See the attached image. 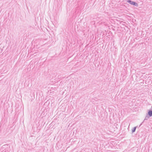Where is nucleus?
I'll use <instances>...</instances> for the list:
<instances>
[{
    "label": "nucleus",
    "mask_w": 152,
    "mask_h": 152,
    "mask_svg": "<svg viewBox=\"0 0 152 152\" xmlns=\"http://www.w3.org/2000/svg\"><path fill=\"white\" fill-rule=\"evenodd\" d=\"M127 2L130 4H131L133 5L136 7L138 6V4L137 3L135 2L132 1L130 0H128L127 1Z\"/></svg>",
    "instance_id": "obj_1"
},
{
    "label": "nucleus",
    "mask_w": 152,
    "mask_h": 152,
    "mask_svg": "<svg viewBox=\"0 0 152 152\" xmlns=\"http://www.w3.org/2000/svg\"><path fill=\"white\" fill-rule=\"evenodd\" d=\"M150 117H151L150 116L148 115L147 114V115L145 116V119H144L143 122L140 125L139 127H140V126H141L142 125V123L144 121H145V120H147L148 119H149V118Z\"/></svg>",
    "instance_id": "obj_2"
},
{
    "label": "nucleus",
    "mask_w": 152,
    "mask_h": 152,
    "mask_svg": "<svg viewBox=\"0 0 152 152\" xmlns=\"http://www.w3.org/2000/svg\"><path fill=\"white\" fill-rule=\"evenodd\" d=\"M148 115H149L150 117H151L152 116V110H149L148 112V113L147 114Z\"/></svg>",
    "instance_id": "obj_3"
},
{
    "label": "nucleus",
    "mask_w": 152,
    "mask_h": 152,
    "mask_svg": "<svg viewBox=\"0 0 152 152\" xmlns=\"http://www.w3.org/2000/svg\"><path fill=\"white\" fill-rule=\"evenodd\" d=\"M137 127V126H135L134 127V128L132 129V133H134L135 132Z\"/></svg>",
    "instance_id": "obj_4"
},
{
    "label": "nucleus",
    "mask_w": 152,
    "mask_h": 152,
    "mask_svg": "<svg viewBox=\"0 0 152 152\" xmlns=\"http://www.w3.org/2000/svg\"><path fill=\"white\" fill-rule=\"evenodd\" d=\"M151 110H152V108H151Z\"/></svg>",
    "instance_id": "obj_5"
}]
</instances>
